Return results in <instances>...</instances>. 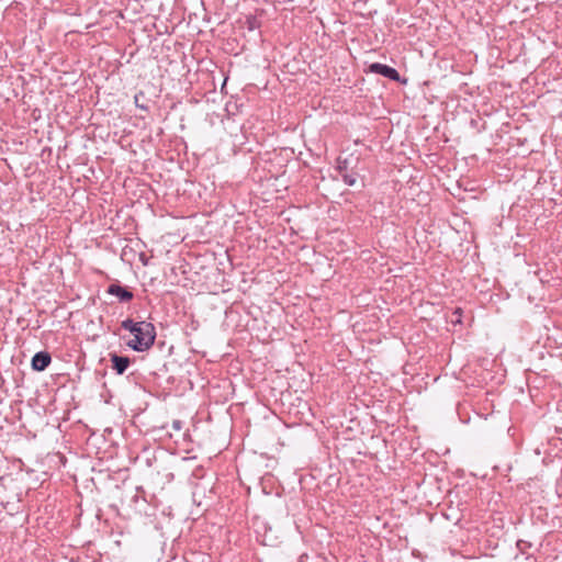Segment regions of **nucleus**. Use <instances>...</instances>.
Masks as SVG:
<instances>
[{
	"label": "nucleus",
	"instance_id": "nucleus-4",
	"mask_svg": "<svg viewBox=\"0 0 562 562\" xmlns=\"http://www.w3.org/2000/svg\"><path fill=\"white\" fill-rule=\"evenodd\" d=\"M52 362L50 353L47 351L36 352L31 361V367L34 371L42 372L48 368Z\"/></svg>",
	"mask_w": 562,
	"mask_h": 562
},
{
	"label": "nucleus",
	"instance_id": "nucleus-5",
	"mask_svg": "<svg viewBox=\"0 0 562 562\" xmlns=\"http://www.w3.org/2000/svg\"><path fill=\"white\" fill-rule=\"evenodd\" d=\"M112 369L116 374L122 375L131 364V359L126 356H119L115 352L109 353Z\"/></svg>",
	"mask_w": 562,
	"mask_h": 562
},
{
	"label": "nucleus",
	"instance_id": "nucleus-2",
	"mask_svg": "<svg viewBox=\"0 0 562 562\" xmlns=\"http://www.w3.org/2000/svg\"><path fill=\"white\" fill-rule=\"evenodd\" d=\"M369 71L372 74L381 75L392 81H400V74L398 71L387 65L381 64V63H373L369 66Z\"/></svg>",
	"mask_w": 562,
	"mask_h": 562
},
{
	"label": "nucleus",
	"instance_id": "nucleus-7",
	"mask_svg": "<svg viewBox=\"0 0 562 562\" xmlns=\"http://www.w3.org/2000/svg\"><path fill=\"white\" fill-rule=\"evenodd\" d=\"M531 547V543L525 540L517 541V548L521 553H526L527 549Z\"/></svg>",
	"mask_w": 562,
	"mask_h": 562
},
{
	"label": "nucleus",
	"instance_id": "nucleus-1",
	"mask_svg": "<svg viewBox=\"0 0 562 562\" xmlns=\"http://www.w3.org/2000/svg\"><path fill=\"white\" fill-rule=\"evenodd\" d=\"M121 327L134 335V338L127 342V346L135 351H146L155 342L156 328L149 322H134L131 318H126L121 323Z\"/></svg>",
	"mask_w": 562,
	"mask_h": 562
},
{
	"label": "nucleus",
	"instance_id": "nucleus-9",
	"mask_svg": "<svg viewBox=\"0 0 562 562\" xmlns=\"http://www.w3.org/2000/svg\"><path fill=\"white\" fill-rule=\"evenodd\" d=\"M135 103L139 109L147 110V106L143 105L142 102H138L137 95L135 97Z\"/></svg>",
	"mask_w": 562,
	"mask_h": 562
},
{
	"label": "nucleus",
	"instance_id": "nucleus-12",
	"mask_svg": "<svg viewBox=\"0 0 562 562\" xmlns=\"http://www.w3.org/2000/svg\"><path fill=\"white\" fill-rule=\"evenodd\" d=\"M454 313L460 314L461 313L460 308H457Z\"/></svg>",
	"mask_w": 562,
	"mask_h": 562
},
{
	"label": "nucleus",
	"instance_id": "nucleus-6",
	"mask_svg": "<svg viewBox=\"0 0 562 562\" xmlns=\"http://www.w3.org/2000/svg\"><path fill=\"white\" fill-rule=\"evenodd\" d=\"M339 172H340V175H341V177H342L344 182H345L347 186L352 187V186H355V184H356V182H357V178H356V176H355V175H352V173H348V172H347V170H346V167H345V168L339 167Z\"/></svg>",
	"mask_w": 562,
	"mask_h": 562
},
{
	"label": "nucleus",
	"instance_id": "nucleus-8",
	"mask_svg": "<svg viewBox=\"0 0 562 562\" xmlns=\"http://www.w3.org/2000/svg\"><path fill=\"white\" fill-rule=\"evenodd\" d=\"M135 103L139 109L147 110V106L143 105L142 102H138L137 95L135 97Z\"/></svg>",
	"mask_w": 562,
	"mask_h": 562
},
{
	"label": "nucleus",
	"instance_id": "nucleus-3",
	"mask_svg": "<svg viewBox=\"0 0 562 562\" xmlns=\"http://www.w3.org/2000/svg\"><path fill=\"white\" fill-rule=\"evenodd\" d=\"M106 293L116 296L121 303H127L134 297L133 292L128 288L122 286L117 282L111 283L106 289Z\"/></svg>",
	"mask_w": 562,
	"mask_h": 562
},
{
	"label": "nucleus",
	"instance_id": "nucleus-11",
	"mask_svg": "<svg viewBox=\"0 0 562 562\" xmlns=\"http://www.w3.org/2000/svg\"><path fill=\"white\" fill-rule=\"evenodd\" d=\"M254 29V23L251 21H249V30H252Z\"/></svg>",
	"mask_w": 562,
	"mask_h": 562
},
{
	"label": "nucleus",
	"instance_id": "nucleus-10",
	"mask_svg": "<svg viewBox=\"0 0 562 562\" xmlns=\"http://www.w3.org/2000/svg\"><path fill=\"white\" fill-rule=\"evenodd\" d=\"M180 425H181V422H180V420H175V422H173V428H176V429H180V427H181Z\"/></svg>",
	"mask_w": 562,
	"mask_h": 562
}]
</instances>
